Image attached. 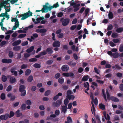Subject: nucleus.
I'll return each instance as SVG.
<instances>
[{
    "mask_svg": "<svg viewBox=\"0 0 123 123\" xmlns=\"http://www.w3.org/2000/svg\"><path fill=\"white\" fill-rule=\"evenodd\" d=\"M32 15V13L30 11H29L28 12L24 13L23 14V17L21 18V20L25 19L30 16H31Z\"/></svg>",
    "mask_w": 123,
    "mask_h": 123,
    "instance_id": "nucleus-1",
    "label": "nucleus"
},
{
    "mask_svg": "<svg viewBox=\"0 0 123 123\" xmlns=\"http://www.w3.org/2000/svg\"><path fill=\"white\" fill-rule=\"evenodd\" d=\"M61 22H62V25L63 26H66L69 23L70 19L68 18L63 19V18H61L60 20Z\"/></svg>",
    "mask_w": 123,
    "mask_h": 123,
    "instance_id": "nucleus-2",
    "label": "nucleus"
},
{
    "mask_svg": "<svg viewBox=\"0 0 123 123\" xmlns=\"http://www.w3.org/2000/svg\"><path fill=\"white\" fill-rule=\"evenodd\" d=\"M44 18L43 16L40 17V18H37L36 19L37 21L35 22L36 24H38L40 22V21L42 20L41 21V24H45L46 23V21L43 20L44 19Z\"/></svg>",
    "mask_w": 123,
    "mask_h": 123,
    "instance_id": "nucleus-3",
    "label": "nucleus"
},
{
    "mask_svg": "<svg viewBox=\"0 0 123 123\" xmlns=\"http://www.w3.org/2000/svg\"><path fill=\"white\" fill-rule=\"evenodd\" d=\"M9 117V114L8 113H6L5 115H2L0 116V119L2 120H6Z\"/></svg>",
    "mask_w": 123,
    "mask_h": 123,
    "instance_id": "nucleus-4",
    "label": "nucleus"
},
{
    "mask_svg": "<svg viewBox=\"0 0 123 123\" xmlns=\"http://www.w3.org/2000/svg\"><path fill=\"white\" fill-rule=\"evenodd\" d=\"M61 43L58 41H55L53 43L52 45L54 47L58 48L60 46Z\"/></svg>",
    "mask_w": 123,
    "mask_h": 123,
    "instance_id": "nucleus-5",
    "label": "nucleus"
},
{
    "mask_svg": "<svg viewBox=\"0 0 123 123\" xmlns=\"http://www.w3.org/2000/svg\"><path fill=\"white\" fill-rule=\"evenodd\" d=\"M53 8V6H48L46 5H43V8H44V10L45 12H48L49 11H50L52 8Z\"/></svg>",
    "mask_w": 123,
    "mask_h": 123,
    "instance_id": "nucleus-6",
    "label": "nucleus"
},
{
    "mask_svg": "<svg viewBox=\"0 0 123 123\" xmlns=\"http://www.w3.org/2000/svg\"><path fill=\"white\" fill-rule=\"evenodd\" d=\"M12 60L11 59H2L1 62L2 63H4L9 64L12 63Z\"/></svg>",
    "mask_w": 123,
    "mask_h": 123,
    "instance_id": "nucleus-7",
    "label": "nucleus"
},
{
    "mask_svg": "<svg viewBox=\"0 0 123 123\" xmlns=\"http://www.w3.org/2000/svg\"><path fill=\"white\" fill-rule=\"evenodd\" d=\"M62 70L64 71H67L69 69V67L67 65H63L61 68Z\"/></svg>",
    "mask_w": 123,
    "mask_h": 123,
    "instance_id": "nucleus-8",
    "label": "nucleus"
},
{
    "mask_svg": "<svg viewBox=\"0 0 123 123\" xmlns=\"http://www.w3.org/2000/svg\"><path fill=\"white\" fill-rule=\"evenodd\" d=\"M62 103V101L61 100L59 99L57 101L56 103L55 102L53 103V104H55V106L56 107H58L60 106Z\"/></svg>",
    "mask_w": 123,
    "mask_h": 123,
    "instance_id": "nucleus-9",
    "label": "nucleus"
},
{
    "mask_svg": "<svg viewBox=\"0 0 123 123\" xmlns=\"http://www.w3.org/2000/svg\"><path fill=\"white\" fill-rule=\"evenodd\" d=\"M46 52L48 54H52L53 52V51L51 48H48L46 50Z\"/></svg>",
    "mask_w": 123,
    "mask_h": 123,
    "instance_id": "nucleus-10",
    "label": "nucleus"
},
{
    "mask_svg": "<svg viewBox=\"0 0 123 123\" xmlns=\"http://www.w3.org/2000/svg\"><path fill=\"white\" fill-rule=\"evenodd\" d=\"M25 86L21 85L19 86L18 90L19 92H24V91H26L25 90Z\"/></svg>",
    "mask_w": 123,
    "mask_h": 123,
    "instance_id": "nucleus-11",
    "label": "nucleus"
},
{
    "mask_svg": "<svg viewBox=\"0 0 123 123\" xmlns=\"http://www.w3.org/2000/svg\"><path fill=\"white\" fill-rule=\"evenodd\" d=\"M112 56L113 58H117L119 57H122V56H121L120 54H119L118 52H115L114 53H113Z\"/></svg>",
    "mask_w": 123,
    "mask_h": 123,
    "instance_id": "nucleus-12",
    "label": "nucleus"
},
{
    "mask_svg": "<svg viewBox=\"0 0 123 123\" xmlns=\"http://www.w3.org/2000/svg\"><path fill=\"white\" fill-rule=\"evenodd\" d=\"M47 31V30L45 28H42L40 29V32L42 34H41V36H43L46 35L45 33Z\"/></svg>",
    "mask_w": 123,
    "mask_h": 123,
    "instance_id": "nucleus-13",
    "label": "nucleus"
},
{
    "mask_svg": "<svg viewBox=\"0 0 123 123\" xmlns=\"http://www.w3.org/2000/svg\"><path fill=\"white\" fill-rule=\"evenodd\" d=\"M9 81L12 84L16 82V78L14 77H10Z\"/></svg>",
    "mask_w": 123,
    "mask_h": 123,
    "instance_id": "nucleus-14",
    "label": "nucleus"
},
{
    "mask_svg": "<svg viewBox=\"0 0 123 123\" xmlns=\"http://www.w3.org/2000/svg\"><path fill=\"white\" fill-rule=\"evenodd\" d=\"M62 95V93H59L58 94L55 96L53 98V99L55 101L59 97V96H61Z\"/></svg>",
    "mask_w": 123,
    "mask_h": 123,
    "instance_id": "nucleus-15",
    "label": "nucleus"
},
{
    "mask_svg": "<svg viewBox=\"0 0 123 123\" xmlns=\"http://www.w3.org/2000/svg\"><path fill=\"white\" fill-rule=\"evenodd\" d=\"M67 109L68 108L67 106H63L62 107V111L64 113H65L66 112Z\"/></svg>",
    "mask_w": 123,
    "mask_h": 123,
    "instance_id": "nucleus-16",
    "label": "nucleus"
},
{
    "mask_svg": "<svg viewBox=\"0 0 123 123\" xmlns=\"http://www.w3.org/2000/svg\"><path fill=\"white\" fill-rule=\"evenodd\" d=\"M90 78V76L87 75L84 76L82 78V80L83 81H86Z\"/></svg>",
    "mask_w": 123,
    "mask_h": 123,
    "instance_id": "nucleus-17",
    "label": "nucleus"
},
{
    "mask_svg": "<svg viewBox=\"0 0 123 123\" xmlns=\"http://www.w3.org/2000/svg\"><path fill=\"white\" fill-rule=\"evenodd\" d=\"M83 85L85 88H87L86 90L87 91L89 90V85L88 82H86V83H84L83 84Z\"/></svg>",
    "mask_w": 123,
    "mask_h": 123,
    "instance_id": "nucleus-18",
    "label": "nucleus"
},
{
    "mask_svg": "<svg viewBox=\"0 0 123 123\" xmlns=\"http://www.w3.org/2000/svg\"><path fill=\"white\" fill-rule=\"evenodd\" d=\"M103 115L105 117L106 120H109L110 119V117L109 116V115L108 114H107V117H106V112L105 111H104L103 112Z\"/></svg>",
    "mask_w": 123,
    "mask_h": 123,
    "instance_id": "nucleus-19",
    "label": "nucleus"
},
{
    "mask_svg": "<svg viewBox=\"0 0 123 123\" xmlns=\"http://www.w3.org/2000/svg\"><path fill=\"white\" fill-rule=\"evenodd\" d=\"M55 114H51L49 116L47 117L46 119V120H50L52 119V118H55Z\"/></svg>",
    "mask_w": 123,
    "mask_h": 123,
    "instance_id": "nucleus-20",
    "label": "nucleus"
},
{
    "mask_svg": "<svg viewBox=\"0 0 123 123\" xmlns=\"http://www.w3.org/2000/svg\"><path fill=\"white\" fill-rule=\"evenodd\" d=\"M110 99H111V100L115 102H117L119 101V99L118 98L115 97H112V96L111 97Z\"/></svg>",
    "mask_w": 123,
    "mask_h": 123,
    "instance_id": "nucleus-21",
    "label": "nucleus"
},
{
    "mask_svg": "<svg viewBox=\"0 0 123 123\" xmlns=\"http://www.w3.org/2000/svg\"><path fill=\"white\" fill-rule=\"evenodd\" d=\"M34 48V47L33 46H32L26 50V52L28 53H29L33 51Z\"/></svg>",
    "mask_w": 123,
    "mask_h": 123,
    "instance_id": "nucleus-22",
    "label": "nucleus"
},
{
    "mask_svg": "<svg viewBox=\"0 0 123 123\" xmlns=\"http://www.w3.org/2000/svg\"><path fill=\"white\" fill-rule=\"evenodd\" d=\"M21 46H17L13 48V50L14 51H18L21 49Z\"/></svg>",
    "mask_w": 123,
    "mask_h": 123,
    "instance_id": "nucleus-23",
    "label": "nucleus"
},
{
    "mask_svg": "<svg viewBox=\"0 0 123 123\" xmlns=\"http://www.w3.org/2000/svg\"><path fill=\"white\" fill-rule=\"evenodd\" d=\"M33 79V76L32 75L29 76L27 78V81L29 82H32Z\"/></svg>",
    "mask_w": 123,
    "mask_h": 123,
    "instance_id": "nucleus-24",
    "label": "nucleus"
},
{
    "mask_svg": "<svg viewBox=\"0 0 123 123\" xmlns=\"http://www.w3.org/2000/svg\"><path fill=\"white\" fill-rule=\"evenodd\" d=\"M91 103L92 104L93 110L92 111V108L91 111H92V114H95V108L92 102H91Z\"/></svg>",
    "mask_w": 123,
    "mask_h": 123,
    "instance_id": "nucleus-25",
    "label": "nucleus"
},
{
    "mask_svg": "<svg viewBox=\"0 0 123 123\" xmlns=\"http://www.w3.org/2000/svg\"><path fill=\"white\" fill-rule=\"evenodd\" d=\"M31 73V70L30 69H27L25 71V75L26 76H28Z\"/></svg>",
    "mask_w": 123,
    "mask_h": 123,
    "instance_id": "nucleus-26",
    "label": "nucleus"
},
{
    "mask_svg": "<svg viewBox=\"0 0 123 123\" xmlns=\"http://www.w3.org/2000/svg\"><path fill=\"white\" fill-rule=\"evenodd\" d=\"M17 117H18L21 116L22 115V113L20 112L19 110H18L16 112Z\"/></svg>",
    "mask_w": 123,
    "mask_h": 123,
    "instance_id": "nucleus-27",
    "label": "nucleus"
},
{
    "mask_svg": "<svg viewBox=\"0 0 123 123\" xmlns=\"http://www.w3.org/2000/svg\"><path fill=\"white\" fill-rule=\"evenodd\" d=\"M7 80L6 77L4 75H3L1 77V80L3 82H5Z\"/></svg>",
    "mask_w": 123,
    "mask_h": 123,
    "instance_id": "nucleus-28",
    "label": "nucleus"
},
{
    "mask_svg": "<svg viewBox=\"0 0 123 123\" xmlns=\"http://www.w3.org/2000/svg\"><path fill=\"white\" fill-rule=\"evenodd\" d=\"M33 66L35 68H41V64H40L36 63L33 65Z\"/></svg>",
    "mask_w": 123,
    "mask_h": 123,
    "instance_id": "nucleus-29",
    "label": "nucleus"
},
{
    "mask_svg": "<svg viewBox=\"0 0 123 123\" xmlns=\"http://www.w3.org/2000/svg\"><path fill=\"white\" fill-rule=\"evenodd\" d=\"M58 82L60 84H62L64 82V80L63 78L61 77L58 80Z\"/></svg>",
    "mask_w": 123,
    "mask_h": 123,
    "instance_id": "nucleus-30",
    "label": "nucleus"
},
{
    "mask_svg": "<svg viewBox=\"0 0 123 123\" xmlns=\"http://www.w3.org/2000/svg\"><path fill=\"white\" fill-rule=\"evenodd\" d=\"M118 36V34L117 33L113 32L112 33L111 35V37L114 38L117 37Z\"/></svg>",
    "mask_w": 123,
    "mask_h": 123,
    "instance_id": "nucleus-31",
    "label": "nucleus"
},
{
    "mask_svg": "<svg viewBox=\"0 0 123 123\" xmlns=\"http://www.w3.org/2000/svg\"><path fill=\"white\" fill-rule=\"evenodd\" d=\"M108 17L109 19H111L113 17V15L112 12H110L108 14Z\"/></svg>",
    "mask_w": 123,
    "mask_h": 123,
    "instance_id": "nucleus-32",
    "label": "nucleus"
},
{
    "mask_svg": "<svg viewBox=\"0 0 123 123\" xmlns=\"http://www.w3.org/2000/svg\"><path fill=\"white\" fill-rule=\"evenodd\" d=\"M123 31V27L118 28L116 30V31L118 33L121 32Z\"/></svg>",
    "mask_w": 123,
    "mask_h": 123,
    "instance_id": "nucleus-33",
    "label": "nucleus"
},
{
    "mask_svg": "<svg viewBox=\"0 0 123 123\" xmlns=\"http://www.w3.org/2000/svg\"><path fill=\"white\" fill-rule=\"evenodd\" d=\"M8 56L10 58H12L14 56V54L13 52L10 51L9 52Z\"/></svg>",
    "mask_w": 123,
    "mask_h": 123,
    "instance_id": "nucleus-34",
    "label": "nucleus"
},
{
    "mask_svg": "<svg viewBox=\"0 0 123 123\" xmlns=\"http://www.w3.org/2000/svg\"><path fill=\"white\" fill-rule=\"evenodd\" d=\"M99 108L102 110H104L105 109V105L102 104H100L99 105Z\"/></svg>",
    "mask_w": 123,
    "mask_h": 123,
    "instance_id": "nucleus-35",
    "label": "nucleus"
},
{
    "mask_svg": "<svg viewBox=\"0 0 123 123\" xmlns=\"http://www.w3.org/2000/svg\"><path fill=\"white\" fill-rule=\"evenodd\" d=\"M26 35L25 34H21L18 36V38H23L25 37Z\"/></svg>",
    "mask_w": 123,
    "mask_h": 123,
    "instance_id": "nucleus-36",
    "label": "nucleus"
},
{
    "mask_svg": "<svg viewBox=\"0 0 123 123\" xmlns=\"http://www.w3.org/2000/svg\"><path fill=\"white\" fill-rule=\"evenodd\" d=\"M113 28V26L112 25L110 24L108 25L107 28V31H110Z\"/></svg>",
    "mask_w": 123,
    "mask_h": 123,
    "instance_id": "nucleus-37",
    "label": "nucleus"
},
{
    "mask_svg": "<svg viewBox=\"0 0 123 123\" xmlns=\"http://www.w3.org/2000/svg\"><path fill=\"white\" fill-rule=\"evenodd\" d=\"M0 98L2 100H4L6 98V96L5 93H2L0 96Z\"/></svg>",
    "mask_w": 123,
    "mask_h": 123,
    "instance_id": "nucleus-38",
    "label": "nucleus"
},
{
    "mask_svg": "<svg viewBox=\"0 0 123 123\" xmlns=\"http://www.w3.org/2000/svg\"><path fill=\"white\" fill-rule=\"evenodd\" d=\"M27 67L28 66L27 64H24L21 66L20 68L22 69H24L27 68Z\"/></svg>",
    "mask_w": 123,
    "mask_h": 123,
    "instance_id": "nucleus-39",
    "label": "nucleus"
},
{
    "mask_svg": "<svg viewBox=\"0 0 123 123\" xmlns=\"http://www.w3.org/2000/svg\"><path fill=\"white\" fill-rule=\"evenodd\" d=\"M67 98L69 100H70L71 99H74L75 98V97L74 95H69V96H67Z\"/></svg>",
    "mask_w": 123,
    "mask_h": 123,
    "instance_id": "nucleus-40",
    "label": "nucleus"
},
{
    "mask_svg": "<svg viewBox=\"0 0 123 123\" xmlns=\"http://www.w3.org/2000/svg\"><path fill=\"white\" fill-rule=\"evenodd\" d=\"M26 105L25 104H23L22 105L21 108L23 110H25L26 109Z\"/></svg>",
    "mask_w": 123,
    "mask_h": 123,
    "instance_id": "nucleus-41",
    "label": "nucleus"
},
{
    "mask_svg": "<svg viewBox=\"0 0 123 123\" xmlns=\"http://www.w3.org/2000/svg\"><path fill=\"white\" fill-rule=\"evenodd\" d=\"M53 61L51 60H49L47 61L46 64L48 65H50L51 64L53 63Z\"/></svg>",
    "mask_w": 123,
    "mask_h": 123,
    "instance_id": "nucleus-42",
    "label": "nucleus"
},
{
    "mask_svg": "<svg viewBox=\"0 0 123 123\" xmlns=\"http://www.w3.org/2000/svg\"><path fill=\"white\" fill-rule=\"evenodd\" d=\"M106 92L107 95V98L109 100L110 99V95L108 92V90H106Z\"/></svg>",
    "mask_w": 123,
    "mask_h": 123,
    "instance_id": "nucleus-43",
    "label": "nucleus"
},
{
    "mask_svg": "<svg viewBox=\"0 0 123 123\" xmlns=\"http://www.w3.org/2000/svg\"><path fill=\"white\" fill-rule=\"evenodd\" d=\"M85 118H86V119H85V122L86 123H89L88 120L87 119L88 118V115L87 114H85Z\"/></svg>",
    "mask_w": 123,
    "mask_h": 123,
    "instance_id": "nucleus-44",
    "label": "nucleus"
},
{
    "mask_svg": "<svg viewBox=\"0 0 123 123\" xmlns=\"http://www.w3.org/2000/svg\"><path fill=\"white\" fill-rule=\"evenodd\" d=\"M69 102V101L68 98H66L64 100V104L65 105L67 106Z\"/></svg>",
    "mask_w": 123,
    "mask_h": 123,
    "instance_id": "nucleus-45",
    "label": "nucleus"
},
{
    "mask_svg": "<svg viewBox=\"0 0 123 123\" xmlns=\"http://www.w3.org/2000/svg\"><path fill=\"white\" fill-rule=\"evenodd\" d=\"M61 76V74L60 73H57L55 74V78L56 79L59 78Z\"/></svg>",
    "mask_w": 123,
    "mask_h": 123,
    "instance_id": "nucleus-46",
    "label": "nucleus"
},
{
    "mask_svg": "<svg viewBox=\"0 0 123 123\" xmlns=\"http://www.w3.org/2000/svg\"><path fill=\"white\" fill-rule=\"evenodd\" d=\"M50 94V90H48L46 91L44 95L45 96H48Z\"/></svg>",
    "mask_w": 123,
    "mask_h": 123,
    "instance_id": "nucleus-47",
    "label": "nucleus"
},
{
    "mask_svg": "<svg viewBox=\"0 0 123 123\" xmlns=\"http://www.w3.org/2000/svg\"><path fill=\"white\" fill-rule=\"evenodd\" d=\"M14 115V113L12 111H11L9 113V117L11 118L13 117Z\"/></svg>",
    "mask_w": 123,
    "mask_h": 123,
    "instance_id": "nucleus-48",
    "label": "nucleus"
},
{
    "mask_svg": "<svg viewBox=\"0 0 123 123\" xmlns=\"http://www.w3.org/2000/svg\"><path fill=\"white\" fill-rule=\"evenodd\" d=\"M12 87L11 85H9L6 89V91L7 92H10L12 89Z\"/></svg>",
    "mask_w": 123,
    "mask_h": 123,
    "instance_id": "nucleus-49",
    "label": "nucleus"
},
{
    "mask_svg": "<svg viewBox=\"0 0 123 123\" xmlns=\"http://www.w3.org/2000/svg\"><path fill=\"white\" fill-rule=\"evenodd\" d=\"M67 122H68L70 123L72 122V120L71 118L70 117H68L67 118Z\"/></svg>",
    "mask_w": 123,
    "mask_h": 123,
    "instance_id": "nucleus-50",
    "label": "nucleus"
},
{
    "mask_svg": "<svg viewBox=\"0 0 123 123\" xmlns=\"http://www.w3.org/2000/svg\"><path fill=\"white\" fill-rule=\"evenodd\" d=\"M60 113V111L59 110H56L55 111V116L56 117V116H57L59 115Z\"/></svg>",
    "mask_w": 123,
    "mask_h": 123,
    "instance_id": "nucleus-51",
    "label": "nucleus"
},
{
    "mask_svg": "<svg viewBox=\"0 0 123 123\" xmlns=\"http://www.w3.org/2000/svg\"><path fill=\"white\" fill-rule=\"evenodd\" d=\"M37 60V59L34 58H32L29 60V61L30 62H36Z\"/></svg>",
    "mask_w": 123,
    "mask_h": 123,
    "instance_id": "nucleus-52",
    "label": "nucleus"
},
{
    "mask_svg": "<svg viewBox=\"0 0 123 123\" xmlns=\"http://www.w3.org/2000/svg\"><path fill=\"white\" fill-rule=\"evenodd\" d=\"M11 72L12 73H13V74L15 76H17L18 75L17 72L15 70L11 71Z\"/></svg>",
    "mask_w": 123,
    "mask_h": 123,
    "instance_id": "nucleus-53",
    "label": "nucleus"
},
{
    "mask_svg": "<svg viewBox=\"0 0 123 123\" xmlns=\"http://www.w3.org/2000/svg\"><path fill=\"white\" fill-rule=\"evenodd\" d=\"M25 103L27 105H30L32 104V103L31 100H27L26 101Z\"/></svg>",
    "mask_w": 123,
    "mask_h": 123,
    "instance_id": "nucleus-54",
    "label": "nucleus"
},
{
    "mask_svg": "<svg viewBox=\"0 0 123 123\" xmlns=\"http://www.w3.org/2000/svg\"><path fill=\"white\" fill-rule=\"evenodd\" d=\"M77 22V18H74L73 19V20L72 22V23L73 24H75Z\"/></svg>",
    "mask_w": 123,
    "mask_h": 123,
    "instance_id": "nucleus-55",
    "label": "nucleus"
},
{
    "mask_svg": "<svg viewBox=\"0 0 123 123\" xmlns=\"http://www.w3.org/2000/svg\"><path fill=\"white\" fill-rule=\"evenodd\" d=\"M28 42L27 41L22 42L21 44V45L22 46H24L28 45Z\"/></svg>",
    "mask_w": 123,
    "mask_h": 123,
    "instance_id": "nucleus-56",
    "label": "nucleus"
},
{
    "mask_svg": "<svg viewBox=\"0 0 123 123\" xmlns=\"http://www.w3.org/2000/svg\"><path fill=\"white\" fill-rule=\"evenodd\" d=\"M64 36V34L62 33H61L58 35L57 37L59 38H62Z\"/></svg>",
    "mask_w": 123,
    "mask_h": 123,
    "instance_id": "nucleus-57",
    "label": "nucleus"
},
{
    "mask_svg": "<svg viewBox=\"0 0 123 123\" xmlns=\"http://www.w3.org/2000/svg\"><path fill=\"white\" fill-rule=\"evenodd\" d=\"M68 48V45H64L63 47V49L64 50H67Z\"/></svg>",
    "mask_w": 123,
    "mask_h": 123,
    "instance_id": "nucleus-58",
    "label": "nucleus"
},
{
    "mask_svg": "<svg viewBox=\"0 0 123 123\" xmlns=\"http://www.w3.org/2000/svg\"><path fill=\"white\" fill-rule=\"evenodd\" d=\"M36 90V86H32L31 90L32 92H34Z\"/></svg>",
    "mask_w": 123,
    "mask_h": 123,
    "instance_id": "nucleus-59",
    "label": "nucleus"
},
{
    "mask_svg": "<svg viewBox=\"0 0 123 123\" xmlns=\"http://www.w3.org/2000/svg\"><path fill=\"white\" fill-rule=\"evenodd\" d=\"M83 69L81 67L80 68L78 69V72L79 73H81L83 71Z\"/></svg>",
    "mask_w": 123,
    "mask_h": 123,
    "instance_id": "nucleus-60",
    "label": "nucleus"
},
{
    "mask_svg": "<svg viewBox=\"0 0 123 123\" xmlns=\"http://www.w3.org/2000/svg\"><path fill=\"white\" fill-rule=\"evenodd\" d=\"M54 8H56L57 7L59 6V5L58 4V2H57L56 3H55V4L53 5V6Z\"/></svg>",
    "mask_w": 123,
    "mask_h": 123,
    "instance_id": "nucleus-61",
    "label": "nucleus"
},
{
    "mask_svg": "<svg viewBox=\"0 0 123 123\" xmlns=\"http://www.w3.org/2000/svg\"><path fill=\"white\" fill-rule=\"evenodd\" d=\"M21 92V96H24L26 94V91H22L20 92Z\"/></svg>",
    "mask_w": 123,
    "mask_h": 123,
    "instance_id": "nucleus-62",
    "label": "nucleus"
},
{
    "mask_svg": "<svg viewBox=\"0 0 123 123\" xmlns=\"http://www.w3.org/2000/svg\"><path fill=\"white\" fill-rule=\"evenodd\" d=\"M62 31V30L61 29H59L56 31L55 32V33L56 34L58 35L61 33Z\"/></svg>",
    "mask_w": 123,
    "mask_h": 123,
    "instance_id": "nucleus-63",
    "label": "nucleus"
},
{
    "mask_svg": "<svg viewBox=\"0 0 123 123\" xmlns=\"http://www.w3.org/2000/svg\"><path fill=\"white\" fill-rule=\"evenodd\" d=\"M119 51L121 52L123 51V45H121L119 47Z\"/></svg>",
    "mask_w": 123,
    "mask_h": 123,
    "instance_id": "nucleus-64",
    "label": "nucleus"
}]
</instances>
